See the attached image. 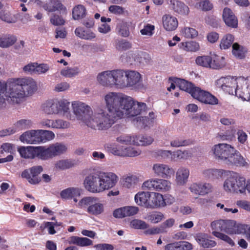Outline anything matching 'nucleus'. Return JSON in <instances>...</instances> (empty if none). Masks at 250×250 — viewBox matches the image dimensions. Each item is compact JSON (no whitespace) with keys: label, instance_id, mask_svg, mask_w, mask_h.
Returning a JSON list of instances; mask_svg holds the SVG:
<instances>
[{"label":"nucleus","instance_id":"obj_1","mask_svg":"<svg viewBox=\"0 0 250 250\" xmlns=\"http://www.w3.org/2000/svg\"><path fill=\"white\" fill-rule=\"evenodd\" d=\"M104 101L107 109V129L117 120L125 117L132 120L139 127H145L147 125L148 119L140 116L146 109V104L138 102L130 97L115 92L106 94Z\"/></svg>","mask_w":250,"mask_h":250},{"label":"nucleus","instance_id":"obj_2","mask_svg":"<svg viewBox=\"0 0 250 250\" xmlns=\"http://www.w3.org/2000/svg\"><path fill=\"white\" fill-rule=\"evenodd\" d=\"M37 90L36 81L31 77L11 78L0 81V109L6 105V101L19 104Z\"/></svg>","mask_w":250,"mask_h":250},{"label":"nucleus","instance_id":"obj_3","mask_svg":"<svg viewBox=\"0 0 250 250\" xmlns=\"http://www.w3.org/2000/svg\"><path fill=\"white\" fill-rule=\"evenodd\" d=\"M72 112L70 110V105L65 114V117L71 121L79 120L88 127L98 130H107V113L103 109L95 110L92 112L90 106L84 103L74 101L72 103Z\"/></svg>","mask_w":250,"mask_h":250},{"label":"nucleus","instance_id":"obj_4","mask_svg":"<svg viewBox=\"0 0 250 250\" xmlns=\"http://www.w3.org/2000/svg\"><path fill=\"white\" fill-rule=\"evenodd\" d=\"M215 83L218 87L229 94L235 95L244 101H250V77H222Z\"/></svg>","mask_w":250,"mask_h":250},{"label":"nucleus","instance_id":"obj_5","mask_svg":"<svg viewBox=\"0 0 250 250\" xmlns=\"http://www.w3.org/2000/svg\"><path fill=\"white\" fill-rule=\"evenodd\" d=\"M118 181V177L113 172L96 171L85 177L83 186L89 192L97 193L114 187Z\"/></svg>","mask_w":250,"mask_h":250},{"label":"nucleus","instance_id":"obj_6","mask_svg":"<svg viewBox=\"0 0 250 250\" xmlns=\"http://www.w3.org/2000/svg\"><path fill=\"white\" fill-rule=\"evenodd\" d=\"M54 138L55 134L52 131L37 129L25 131L20 136V140L23 143L37 145L52 140Z\"/></svg>","mask_w":250,"mask_h":250},{"label":"nucleus","instance_id":"obj_7","mask_svg":"<svg viewBox=\"0 0 250 250\" xmlns=\"http://www.w3.org/2000/svg\"><path fill=\"white\" fill-rule=\"evenodd\" d=\"M70 103L66 99H49L41 105V111L46 115H61L65 117Z\"/></svg>","mask_w":250,"mask_h":250},{"label":"nucleus","instance_id":"obj_8","mask_svg":"<svg viewBox=\"0 0 250 250\" xmlns=\"http://www.w3.org/2000/svg\"><path fill=\"white\" fill-rule=\"evenodd\" d=\"M245 181L246 178L239 174L230 175L223 182V190L228 194H243L245 193Z\"/></svg>","mask_w":250,"mask_h":250},{"label":"nucleus","instance_id":"obj_9","mask_svg":"<svg viewBox=\"0 0 250 250\" xmlns=\"http://www.w3.org/2000/svg\"><path fill=\"white\" fill-rule=\"evenodd\" d=\"M210 227L214 231H224L229 234L243 233L247 227L245 224H236L235 221L229 220L213 221Z\"/></svg>","mask_w":250,"mask_h":250},{"label":"nucleus","instance_id":"obj_10","mask_svg":"<svg viewBox=\"0 0 250 250\" xmlns=\"http://www.w3.org/2000/svg\"><path fill=\"white\" fill-rule=\"evenodd\" d=\"M118 143L125 145L132 144L138 146H147L151 145L154 141V139L150 136L139 135L131 136L127 134H123L116 139Z\"/></svg>","mask_w":250,"mask_h":250},{"label":"nucleus","instance_id":"obj_11","mask_svg":"<svg viewBox=\"0 0 250 250\" xmlns=\"http://www.w3.org/2000/svg\"><path fill=\"white\" fill-rule=\"evenodd\" d=\"M234 148L227 143H219L214 145L211 147L210 152L215 160L225 164L230 155L232 154Z\"/></svg>","mask_w":250,"mask_h":250},{"label":"nucleus","instance_id":"obj_12","mask_svg":"<svg viewBox=\"0 0 250 250\" xmlns=\"http://www.w3.org/2000/svg\"><path fill=\"white\" fill-rule=\"evenodd\" d=\"M152 171L155 176L164 179L170 178L174 172L173 169L169 166L162 163L153 164Z\"/></svg>","mask_w":250,"mask_h":250},{"label":"nucleus","instance_id":"obj_13","mask_svg":"<svg viewBox=\"0 0 250 250\" xmlns=\"http://www.w3.org/2000/svg\"><path fill=\"white\" fill-rule=\"evenodd\" d=\"M194 98L206 104L215 105L218 103V100L216 97L209 92L201 89L200 88L195 90V93H194Z\"/></svg>","mask_w":250,"mask_h":250},{"label":"nucleus","instance_id":"obj_14","mask_svg":"<svg viewBox=\"0 0 250 250\" xmlns=\"http://www.w3.org/2000/svg\"><path fill=\"white\" fill-rule=\"evenodd\" d=\"M228 166L247 167L249 164L241 153L235 148L225 163Z\"/></svg>","mask_w":250,"mask_h":250},{"label":"nucleus","instance_id":"obj_15","mask_svg":"<svg viewBox=\"0 0 250 250\" xmlns=\"http://www.w3.org/2000/svg\"><path fill=\"white\" fill-rule=\"evenodd\" d=\"M189 190L193 194L198 195H205L211 192L212 186L208 183H194L190 185Z\"/></svg>","mask_w":250,"mask_h":250},{"label":"nucleus","instance_id":"obj_16","mask_svg":"<svg viewBox=\"0 0 250 250\" xmlns=\"http://www.w3.org/2000/svg\"><path fill=\"white\" fill-rule=\"evenodd\" d=\"M32 125V122L29 119H21L16 122L12 127H10L5 130L6 133L1 135H7L15 133V132L25 130L30 128Z\"/></svg>","mask_w":250,"mask_h":250},{"label":"nucleus","instance_id":"obj_17","mask_svg":"<svg viewBox=\"0 0 250 250\" xmlns=\"http://www.w3.org/2000/svg\"><path fill=\"white\" fill-rule=\"evenodd\" d=\"M125 71L123 69L112 70V87L114 86L118 88L125 87Z\"/></svg>","mask_w":250,"mask_h":250},{"label":"nucleus","instance_id":"obj_18","mask_svg":"<svg viewBox=\"0 0 250 250\" xmlns=\"http://www.w3.org/2000/svg\"><path fill=\"white\" fill-rule=\"evenodd\" d=\"M49 2L42 5L43 9L48 12L60 11V13L66 14V8L61 3L60 0H48Z\"/></svg>","mask_w":250,"mask_h":250},{"label":"nucleus","instance_id":"obj_19","mask_svg":"<svg viewBox=\"0 0 250 250\" xmlns=\"http://www.w3.org/2000/svg\"><path fill=\"white\" fill-rule=\"evenodd\" d=\"M125 74V87L133 86L140 81L141 75L136 71L126 70Z\"/></svg>","mask_w":250,"mask_h":250},{"label":"nucleus","instance_id":"obj_20","mask_svg":"<svg viewBox=\"0 0 250 250\" xmlns=\"http://www.w3.org/2000/svg\"><path fill=\"white\" fill-rule=\"evenodd\" d=\"M189 170L184 167H180L175 174V183L178 186H184L188 181L189 176Z\"/></svg>","mask_w":250,"mask_h":250},{"label":"nucleus","instance_id":"obj_21","mask_svg":"<svg viewBox=\"0 0 250 250\" xmlns=\"http://www.w3.org/2000/svg\"><path fill=\"white\" fill-rule=\"evenodd\" d=\"M163 201V196L161 194L154 192H149L147 208L163 207V205L165 204Z\"/></svg>","mask_w":250,"mask_h":250},{"label":"nucleus","instance_id":"obj_22","mask_svg":"<svg viewBox=\"0 0 250 250\" xmlns=\"http://www.w3.org/2000/svg\"><path fill=\"white\" fill-rule=\"evenodd\" d=\"M223 18L226 24L232 28H236L238 25V20L233 12L229 8L224 9Z\"/></svg>","mask_w":250,"mask_h":250},{"label":"nucleus","instance_id":"obj_23","mask_svg":"<svg viewBox=\"0 0 250 250\" xmlns=\"http://www.w3.org/2000/svg\"><path fill=\"white\" fill-rule=\"evenodd\" d=\"M112 70H107L99 73L97 76L98 82L104 86L112 87Z\"/></svg>","mask_w":250,"mask_h":250},{"label":"nucleus","instance_id":"obj_24","mask_svg":"<svg viewBox=\"0 0 250 250\" xmlns=\"http://www.w3.org/2000/svg\"><path fill=\"white\" fill-rule=\"evenodd\" d=\"M162 21L164 28L168 31L175 30L178 25L176 18L170 15H164L162 17Z\"/></svg>","mask_w":250,"mask_h":250},{"label":"nucleus","instance_id":"obj_25","mask_svg":"<svg viewBox=\"0 0 250 250\" xmlns=\"http://www.w3.org/2000/svg\"><path fill=\"white\" fill-rule=\"evenodd\" d=\"M170 4L173 10L177 14L187 16L189 12L188 7L183 2L178 0H170Z\"/></svg>","mask_w":250,"mask_h":250},{"label":"nucleus","instance_id":"obj_26","mask_svg":"<svg viewBox=\"0 0 250 250\" xmlns=\"http://www.w3.org/2000/svg\"><path fill=\"white\" fill-rule=\"evenodd\" d=\"M74 33L77 37L84 40L92 41L96 37L95 33L92 31L85 29L81 26L77 27Z\"/></svg>","mask_w":250,"mask_h":250},{"label":"nucleus","instance_id":"obj_27","mask_svg":"<svg viewBox=\"0 0 250 250\" xmlns=\"http://www.w3.org/2000/svg\"><path fill=\"white\" fill-rule=\"evenodd\" d=\"M81 190L77 188L71 187L62 190L60 192V196L63 200L72 199L75 196H80Z\"/></svg>","mask_w":250,"mask_h":250},{"label":"nucleus","instance_id":"obj_28","mask_svg":"<svg viewBox=\"0 0 250 250\" xmlns=\"http://www.w3.org/2000/svg\"><path fill=\"white\" fill-rule=\"evenodd\" d=\"M225 173V171L224 170L215 168L205 169L202 172L204 177L212 179H219Z\"/></svg>","mask_w":250,"mask_h":250},{"label":"nucleus","instance_id":"obj_29","mask_svg":"<svg viewBox=\"0 0 250 250\" xmlns=\"http://www.w3.org/2000/svg\"><path fill=\"white\" fill-rule=\"evenodd\" d=\"M196 241L205 248H211L216 245V243L208 239V235L205 233H199L195 237Z\"/></svg>","mask_w":250,"mask_h":250},{"label":"nucleus","instance_id":"obj_30","mask_svg":"<svg viewBox=\"0 0 250 250\" xmlns=\"http://www.w3.org/2000/svg\"><path fill=\"white\" fill-rule=\"evenodd\" d=\"M37 157L42 160H46L52 158L49 147L43 146H36L35 158Z\"/></svg>","mask_w":250,"mask_h":250},{"label":"nucleus","instance_id":"obj_31","mask_svg":"<svg viewBox=\"0 0 250 250\" xmlns=\"http://www.w3.org/2000/svg\"><path fill=\"white\" fill-rule=\"evenodd\" d=\"M177 83L180 89L188 92L193 98L194 93H195V90L200 88L194 86L192 83L183 79H179Z\"/></svg>","mask_w":250,"mask_h":250},{"label":"nucleus","instance_id":"obj_32","mask_svg":"<svg viewBox=\"0 0 250 250\" xmlns=\"http://www.w3.org/2000/svg\"><path fill=\"white\" fill-rule=\"evenodd\" d=\"M68 243L70 244H74L80 247H86L92 245V241L86 237H80L73 236L69 238Z\"/></svg>","mask_w":250,"mask_h":250},{"label":"nucleus","instance_id":"obj_33","mask_svg":"<svg viewBox=\"0 0 250 250\" xmlns=\"http://www.w3.org/2000/svg\"><path fill=\"white\" fill-rule=\"evenodd\" d=\"M52 157L60 155L65 152L67 149L66 146L62 143H56L49 146Z\"/></svg>","mask_w":250,"mask_h":250},{"label":"nucleus","instance_id":"obj_34","mask_svg":"<svg viewBox=\"0 0 250 250\" xmlns=\"http://www.w3.org/2000/svg\"><path fill=\"white\" fill-rule=\"evenodd\" d=\"M16 36L6 34L0 36V47L3 48H8L13 45L17 41Z\"/></svg>","mask_w":250,"mask_h":250},{"label":"nucleus","instance_id":"obj_35","mask_svg":"<svg viewBox=\"0 0 250 250\" xmlns=\"http://www.w3.org/2000/svg\"><path fill=\"white\" fill-rule=\"evenodd\" d=\"M35 148L36 146H21L18 149V151L23 158L34 159L35 158Z\"/></svg>","mask_w":250,"mask_h":250},{"label":"nucleus","instance_id":"obj_36","mask_svg":"<svg viewBox=\"0 0 250 250\" xmlns=\"http://www.w3.org/2000/svg\"><path fill=\"white\" fill-rule=\"evenodd\" d=\"M149 192L140 191L134 197L135 203L139 206L147 208Z\"/></svg>","mask_w":250,"mask_h":250},{"label":"nucleus","instance_id":"obj_37","mask_svg":"<svg viewBox=\"0 0 250 250\" xmlns=\"http://www.w3.org/2000/svg\"><path fill=\"white\" fill-rule=\"evenodd\" d=\"M104 211V207L103 204L99 201V200H95V203L91 206L87 207V212L89 214L94 215H98L102 213Z\"/></svg>","mask_w":250,"mask_h":250},{"label":"nucleus","instance_id":"obj_38","mask_svg":"<svg viewBox=\"0 0 250 250\" xmlns=\"http://www.w3.org/2000/svg\"><path fill=\"white\" fill-rule=\"evenodd\" d=\"M170 181L164 179H156L155 190L166 192L171 188Z\"/></svg>","mask_w":250,"mask_h":250},{"label":"nucleus","instance_id":"obj_39","mask_svg":"<svg viewBox=\"0 0 250 250\" xmlns=\"http://www.w3.org/2000/svg\"><path fill=\"white\" fill-rule=\"evenodd\" d=\"M130 24L129 23L121 21L118 23L116 31L120 36L123 37H128L130 35Z\"/></svg>","mask_w":250,"mask_h":250},{"label":"nucleus","instance_id":"obj_40","mask_svg":"<svg viewBox=\"0 0 250 250\" xmlns=\"http://www.w3.org/2000/svg\"><path fill=\"white\" fill-rule=\"evenodd\" d=\"M125 146L113 143L107 146L108 151L114 155L123 157Z\"/></svg>","mask_w":250,"mask_h":250},{"label":"nucleus","instance_id":"obj_41","mask_svg":"<svg viewBox=\"0 0 250 250\" xmlns=\"http://www.w3.org/2000/svg\"><path fill=\"white\" fill-rule=\"evenodd\" d=\"M86 13V10L84 6L81 4H79L75 6L72 11L73 18L76 20L83 18Z\"/></svg>","mask_w":250,"mask_h":250},{"label":"nucleus","instance_id":"obj_42","mask_svg":"<svg viewBox=\"0 0 250 250\" xmlns=\"http://www.w3.org/2000/svg\"><path fill=\"white\" fill-rule=\"evenodd\" d=\"M246 52V49L238 43H234L232 44V53L236 58L243 59L245 57Z\"/></svg>","mask_w":250,"mask_h":250},{"label":"nucleus","instance_id":"obj_43","mask_svg":"<svg viewBox=\"0 0 250 250\" xmlns=\"http://www.w3.org/2000/svg\"><path fill=\"white\" fill-rule=\"evenodd\" d=\"M18 18V15L13 14L8 11H1L0 13V19L9 23H16Z\"/></svg>","mask_w":250,"mask_h":250},{"label":"nucleus","instance_id":"obj_44","mask_svg":"<svg viewBox=\"0 0 250 250\" xmlns=\"http://www.w3.org/2000/svg\"><path fill=\"white\" fill-rule=\"evenodd\" d=\"M142 151L138 148L125 146L123 157H134L140 155Z\"/></svg>","mask_w":250,"mask_h":250},{"label":"nucleus","instance_id":"obj_45","mask_svg":"<svg viewBox=\"0 0 250 250\" xmlns=\"http://www.w3.org/2000/svg\"><path fill=\"white\" fill-rule=\"evenodd\" d=\"M212 60V57L210 56H202L197 57L195 62L198 65L206 68H210V63Z\"/></svg>","mask_w":250,"mask_h":250},{"label":"nucleus","instance_id":"obj_46","mask_svg":"<svg viewBox=\"0 0 250 250\" xmlns=\"http://www.w3.org/2000/svg\"><path fill=\"white\" fill-rule=\"evenodd\" d=\"M234 37L229 34L224 36L221 40L220 47L221 49H227L229 48L234 42Z\"/></svg>","mask_w":250,"mask_h":250},{"label":"nucleus","instance_id":"obj_47","mask_svg":"<svg viewBox=\"0 0 250 250\" xmlns=\"http://www.w3.org/2000/svg\"><path fill=\"white\" fill-rule=\"evenodd\" d=\"M95 200H98V198L92 196L84 197L80 200L77 206L81 208L88 207L94 203Z\"/></svg>","mask_w":250,"mask_h":250},{"label":"nucleus","instance_id":"obj_48","mask_svg":"<svg viewBox=\"0 0 250 250\" xmlns=\"http://www.w3.org/2000/svg\"><path fill=\"white\" fill-rule=\"evenodd\" d=\"M138 181L139 179L135 175L124 176L123 178V184L127 188L133 187Z\"/></svg>","mask_w":250,"mask_h":250},{"label":"nucleus","instance_id":"obj_49","mask_svg":"<svg viewBox=\"0 0 250 250\" xmlns=\"http://www.w3.org/2000/svg\"><path fill=\"white\" fill-rule=\"evenodd\" d=\"M212 60L210 63V68L214 69H220L225 65L224 57H219L216 55H214L212 57Z\"/></svg>","mask_w":250,"mask_h":250},{"label":"nucleus","instance_id":"obj_50","mask_svg":"<svg viewBox=\"0 0 250 250\" xmlns=\"http://www.w3.org/2000/svg\"><path fill=\"white\" fill-rule=\"evenodd\" d=\"M181 45V48L186 51L195 52L200 48L199 43L194 41L182 42Z\"/></svg>","mask_w":250,"mask_h":250},{"label":"nucleus","instance_id":"obj_51","mask_svg":"<svg viewBox=\"0 0 250 250\" xmlns=\"http://www.w3.org/2000/svg\"><path fill=\"white\" fill-rule=\"evenodd\" d=\"M131 46V43L127 40L120 39L115 41V47L118 51L128 50L130 49Z\"/></svg>","mask_w":250,"mask_h":250},{"label":"nucleus","instance_id":"obj_52","mask_svg":"<svg viewBox=\"0 0 250 250\" xmlns=\"http://www.w3.org/2000/svg\"><path fill=\"white\" fill-rule=\"evenodd\" d=\"M190 157V153L187 150L182 151L177 150L172 152L171 159L176 160H186Z\"/></svg>","mask_w":250,"mask_h":250},{"label":"nucleus","instance_id":"obj_53","mask_svg":"<svg viewBox=\"0 0 250 250\" xmlns=\"http://www.w3.org/2000/svg\"><path fill=\"white\" fill-rule=\"evenodd\" d=\"M79 72V68L77 67H74L62 69L61 74L66 78H72L78 75Z\"/></svg>","mask_w":250,"mask_h":250},{"label":"nucleus","instance_id":"obj_54","mask_svg":"<svg viewBox=\"0 0 250 250\" xmlns=\"http://www.w3.org/2000/svg\"><path fill=\"white\" fill-rule=\"evenodd\" d=\"M191 141L188 140H185L181 138H176L170 141V146L174 147H179L189 145Z\"/></svg>","mask_w":250,"mask_h":250},{"label":"nucleus","instance_id":"obj_55","mask_svg":"<svg viewBox=\"0 0 250 250\" xmlns=\"http://www.w3.org/2000/svg\"><path fill=\"white\" fill-rule=\"evenodd\" d=\"M70 126V123L67 121L61 119L53 120V125L52 128L66 129L68 128Z\"/></svg>","mask_w":250,"mask_h":250},{"label":"nucleus","instance_id":"obj_56","mask_svg":"<svg viewBox=\"0 0 250 250\" xmlns=\"http://www.w3.org/2000/svg\"><path fill=\"white\" fill-rule=\"evenodd\" d=\"M22 178L27 179L28 182L31 184H37L40 182L39 178H34L30 173V169L24 170L21 174Z\"/></svg>","mask_w":250,"mask_h":250},{"label":"nucleus","instance_id":"obj_57","mask_svg":"<svg viewBox=\"0 0 250 250\" xmlns=\"http://www.w3.org/2000/svg\"><path fill=\"white\" fill-rule=\"evenodd\" d=\"M212 233L214 236L225 241L231 246H234L235 243L227 235L217 231H213Z\"/></svg>","mask_w":250,"mask_h":250},{"label":"nucleus","instance_id":"obj_58","mask_svg":"<svg viewBox=\"0 0 250 250\" xmlns=\"http://www.w3.org/2000/svg\"><path fill=\"white\" fill-rule=\"evenodd\" d=\"M135 54L132 51H129L122 54L120 57V60L124 63L132 64V62L135 61Z\"/></svg>","mask_w":250,"mask_h":250},{"label":"nucleus","instance_id":"obj_59","mask_svg":"<svg viewBox=\"0 0 250 250\" xmlns=\"http://www.w3.org/2000/svg\"><path fill=\"white\" fill-rule=\"evenodd\" d=\"M147 219L151 222L156 224L160 222L164 218V215L160 212H156L147 215Z\"/></svg>","mask_w":250,"mask_h":250},{"label":"nucleus","instance_id":"obj_60","mask_svg":"<svg viewBox=\"0 0 250 250\" xmlns=\"http://www.w3.org/2000/svg\"><path fill=\"white\" fill-rule=\"evenodd\" d=\"M182 35L187 38L191 39L198 36V32L191 27H185L181 32Z\"/></svg>","mask_w":250,"mask_h":250},{"label":"nucleus","instance_id":"obj_61","mask_svg":"<svg viewBox=\"0 0 250 250\" xmlns=\"http://www.w3.org/2000/svg\"><path fill=\"white\" fill-rule=\"evenodd\" d=\"M130 226L135 229H145L148 228V225L145 221L134 219L130 222Z\"/></svg>","mask_w":250,"mask_h":250},{"label":"nucleus","instance_id":"obj_62","mask_svg":"<svg viewBox=\"0 0 250 250\" xmlns=\"http://www.w3.org/2000/svg\"><path fill=\"white\" fill-rule=\"evenodd\" d=\"M201 1L195 4V7L203 11H208L212 8V5L208 0H200Z\"/></svg>","mask_w":250,"mask_h":250},{"label":"nucleus","instance_id":"obj_63","mask_svg":"<svg viewBox=\"0 0 250 250\" xmlns=\"http://www.w3.org/2000/svg\"><path fill=\"white\" fill-rule=\"evenodd\" d=\"M37 62H30L22 68L24 73L28 75H35Z\"/></svg>","mask_w":250,"mask_h":250},{"label":"nucleus","instance_id":"obj_64","mask_svg":"<svg viewBox=\"0 0 250 250\" xmlns=\"http://www.w3.org/2000/svg\"><path fill=\"white\" fill-rule=\"evenodd\" d=\"M50 21L55 26L62 25L65 23L64 20L61 16L56 14L51 15Z\"/></svg>","mask_w":250,"mask_h":250}]
</instances>
